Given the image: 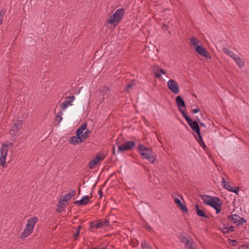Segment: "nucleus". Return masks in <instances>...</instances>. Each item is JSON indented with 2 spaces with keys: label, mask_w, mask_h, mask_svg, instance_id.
<instances>
[{
  "label": "nucleus",
  "mask_w": 249,
  "mask_h": 249,
  "mask_svg": "<svg viewBox=\"0 0 249 249\" xmlns=\"http://www.w3.org/2000/svg\"><path fill=\"white\" fill-rule=\"evenodd\" d=\"M138 151L143 159H146L151 163H153L155 161L156 158L151 149L140 144L138 145Z\"/></svg>",
  "instance_id": "obj_1"
},
{
  "label": "nucleus",
  "mask_w": 249,
  "mask_h": 249,
  "mask_svg": "<svg viewBox=\"0 0 249 249\" xmlns=\"http://www.w3.org/2000/svg\"><path fill=\"white\" fill-rule=\"evenodd\" d=\"M38 219L37 217L33 216L28 219L26 227L21 234V238H25L28 237L34 230V228Z\"/></svg>",
  "instance_id": "obj_2"
},
{
  "label": "nucleus",
  "mask_w": 249,
  "mask_h": 249,
  "mask_svg": "<svg viewBox=\"0 0 249 249\" xmlns=\"http://www.w3.org/2000/svg\"><path fill=\"white\" fill-rule=\"evenodd\" d=\"M125 10L124 8L117 9L115 13L109 18L107 21L108 24L113 25L116 26L118 25L120 21L124 16Z\"/></svg>",
  "instance_id": "obj_3"
},
{
  "label": "nucleus",
  "mask_w": 249,
  "mask_h": 249,
  "mask_svg": "<svg viewBox=\"0 0 249 249\" xmlns=\"http://www.w3.org/2000/svg\"><path fill=\"white\" fill-rule=\"evenodd\" d=\"M86 123L81 125L76 131V134L77 136L72 137L69 141L70 143L71 144L75 145L77 143H81L83 142L80 136V135L83 133V132L86 129Z\"/></svg>",
  "instance_id": "obj_4"
},
{
  "label": "nucleus",
  "mask_w": 249,
  "mask_h": 249,
  "mask_svg": "<svg viewBox=\"0 0 249 249\" xmlns=\"http://www.w3.org/2000/svg\"><path fill=\"white\" fill-rule=\"evenodd\" d=\"M12 142H9L8 144L3 143L1 145L0 148V164L4 167L5 165L6 157L8 151V148L10 146H13Z\"/></svg>",
  "instance_id": "obj_5"
},
{
  "label": "nucleus",
  "mask_w": 249,
  "mask_h": 249,
  "mask_svg": "<svg viewBox=\"0 0 249 249\" xmlns=\"http://www.w3.org/2000/svg\"><path fill=\"white\" fill-rule=\"evenodd\" d=\"M22 126V121L21 120L16 121L13 126L12 128L10 130L11 135L13 137L18 136L19 135V130Z\"/></svg>",
  "instance_id": "obj_6"
},
{
  "label": "nucleus",
  "mask_w": 249,
  "mask_h": 249,
  "mask_svg": "<svg viewBox=\"0 0 249 249\" xmlns=\"http://www.w3.org/2000/svg\"><path fill=\"white\" fill-rule=\"evenodd\" d=\"M167 86L170 90L174 94H178L179 92V88L178 84L173 79H170L167 82Z\"/></svg>",
  "instance_id": "obj_7"
},
{
  "label": "nucleus",
  "mask_w": 249,
  "mask_h": 249,
  "mask_svg": "<svg viewBox=\"0 0 249 249\" xmlns=\"http://www.w3.org/2000/svg\"><path fill=\"white\" fill-rule=\"evenodd\" d=\"M228 218L232 223L237 226L242 225L246 222V220L244 218H241L236 214L229 216Z\"/></svg>",
  "instance_id": "obj_8"
},
{
  "label": "nucleus",
  "mask_w": 249,
  "mask_h": 249,
  "mask_svg": "<svg viewBox=\"0 0 249 249\" xmlns=\"http://www.w3.org/2000/svg\"><path fill=\"white\" fill-rule=\"evenodd\" d=\"M135 142L133 141H127L123 145H118V150L121 152L128 151L133 148Z\"/></svg>",
  "instance_id": "obj_9"
},
{
  "label": "nucleus",
  "mask_w": 249,
  "mask_h": 249,
  "mask_svg": "<svg viewBox=\"0 0 249 249\" xmlns=\"http://www.w3.org/2000/svg\"><path fill=\"white\" fill-rule=\"evenodd\" d=\"M196 52L200 55L207 59L211 58V55L208 52L207 50L202 45H198L195 48Z\"/></svg>",
  "instance_id": "obj_10"
},
{
  "label": "nucleus",
  "mask_w": 249,
  "mask_h": 249,
  "mask_svg": "<svg viewBox=\"0 0 249 249\" xmlns=\"http://www.w3.org/2000/svg\"><path fill=\"white\" fill-rule=\"evenodd\" d=\"M105 156L97 154L95 157L89 163V167L90 169H94L95 166L104 160Z\"/></svg>",
  "instance_id": "obj_11"
},
{
  "label": "nucleus",
  "mask_w": 249,
  "mask_h": 249,
  "mask_svg": "<svg viewBox=\"0 0 249 249\" xmlns=\"http://www.w3.org/2000/svg\"><path fill=\"white\" fill-rule=\"evenodd\" d=\"M109 226V221L108 220H99L97 222H92L90 223V226L92 228L98 229L104 227Z\"/></svg>",
  "instance_id": "obj_12"
},
{
  "label": "nucleus",
  "mask_w": 249,
  "mask_h": 249,
  "mask_svg": "<svg viewBox=\"0 0 249 249\" xmlns=\"http://www.w3.org/2000/svg\"><path fill=\"white\" fill-rule=\"evenodd\" d=\"M222 185L223 187L227 190L231 191V192L235 193L237 194L239 192V188L237 187H235L233 188L232 186L230 184V183L227 182L224 178H222Z\"/></svg>",
  "instance_id": "obj_13"
},
{
  "label": "nucleus",
  "mask_w": 249,
  "mask_h": 249,
  "mask_svg": "<svg viewBox=\"0 0 249 249\" xmlns=\"http://www.w3.org/2000/svg\"><path fill=\"white\" fill-rule=\"evenodd\" d=\"M152 71L155 77L157 78H160L162 74H165L166 73V71L164 69L157 65H154L152 67Z\"/></svg>",
  "instance_id": "obj_14"
},
{
  "label": "nucleus",
  "mask_w": 249,
  "mask_h": 249,
  "mask_svg": "<svg viewBox=\"0 0 249 249\" xmlns=\"http://www.w3.org/2000/svg\"><path fill=\"white\" fill-rule=\"evenodd\" d=\"M75 100V97L73 96L67 97L66 100L63 102L60 107L64 110L66 109L69 106L72 105V103Z\"/></svg>",
  "instance_id": "obj_15"
},
{
  "label": "nucleus",
  "mask_w": 249,
  "mask_h": 249,
  "mask_svg": "<svg viewBox=\"0 0 249 249\" xmlns=\"http://www.w3.org/2000/svg\"><path fill=\"white\" fill-rule=\"evenodd\" d=\"M219 201V198L217 197H213V200L209 205L216 210V213H220L221 211V205L218 203Z\"/></svg>",
  "instance_id": "obj_16"
},
{
  "label": "nucleus",
  "mask_w": 249,
  "mask_h": 249,
  "mask_svg": "<svg viewBox=\"0 0 249 249\" xmlns=\"http://www.w3.org/2000/svg\"><path fill=\"white\" fill-rule=\"evenodd\" d=\"M234 227L229 225L221 224L219 226L220 230L224 233H227L233 231Z\"/></svg>",
  "instance_id": "obj_17"
},
{
  "label": "nucleus",
  "mask_w": 249,
  "mask_h": 249,
  "mask_svg": "<svg viewBox=\"0 0 249 249\" xmlns=\"http://www.w3.org/2000/svg\"><path fill=\"white\" fill-rule=\"evenodd\" d=\"M188 124L193 130V131H194L197 134H199L200 130L199 124L197 121H192L191 120L190 123H188Z\"/></svg>",
  "instance_id": "obj_18"
},
{
  "label": "nucleus",
  "mask_w": 249,
  "mask_h": 249,
  "mask_svg": "<svg viewBox=\"0 0 249 249\" xmlns=\"http://www.w3.org/2000/svg\"><path fill=\"white\" fill-rule=\"evenodd\" d=\"M176 101L177 106H178V108L179 111H180V109L182 110V107H185V102H184V100L182 99V98L180 96H178L176 97Z\"/></svg>",
  "instance_id": "obj_19"
},
{
  "label": "nucleus",
  "mask_w": 249,
  "mask_h": 249,
  "mask_svg": "<svg viewBox=\"0 0 249 249\" xmlns=\"http://www.w3.org/2000/svg\"><path fill=\"white\" fill-rule=\"evenodd\" d=\"M89 202V197L88 196H84L79 200L75 201L74 203L79 205H85L88 204Z\"/></svg>",
  "instance_id": "obj_20"
},
{
  "label": "nucleus",
  "mask_w": 249,
  "mask_h": 249,
  "mask_svg": "<svg viewBox=\"0 0 249 249\" xmlns=\"http://www.w3.org/2000/svg\"><path fill=\"white\" fill-rule=\"evenodd\" d=\"M75 195L74 190L71 191L69 193L63 195L61 197L63 198V201H68L70 200Z\"/></svg>",
  "instance_id": "obj_21"
},
{
  "label": "nucleus",
  "mask_w": 249,
  "mask_h": 249,
  "mask_svg": "<svg viewBox=\"0 0 249 249\" xmlns=\"http://www.w3.org/2000/svg\"><path fill=\"white\" fill-rule=\"evenodd\" d=\"M175 202L178 205V206L181 209V210L184 212H187V208L186 206L181 202L180 199L176 197L175 198Z\"/></svg>",
  "instance_id": "obj_22"
},
{
  "label": "nucleus",
  "mask_w": 249,
  "mask_h": 249,
  "mask_svg": "<svg viewBox=\"0 0 249 249\" xmlns=\"http://www.w3.org/2000/svg\"><path fill=\"white\" fill-rule=\"evenodd\" d=\"M200 197L205 204L209 205L212 202V200H213V197L205 195H201Z\"/></svg>",
  "instance_id": "obj_23"
},
{
  "label": "nucleus",
  "mask_w": 249,
  "mask_h": 249,
  "mask_svg": "<svg viewBox=\"0 0 249 249\" xmlns=\"http://www.w3.org/2000/svg\"><path fill=\"white\" fill-rule=\"evenodd\" d=\"M223 51L225 54L230 56L233 60L238 56L234 52L230 51L228 48H224Z\"/></svg>",
  "instance_id": "obj_24"
},
{
  "label": "nucleus",
  "mask_w": 249,
  "mask_h": 249,
  "mask_svg": "<svg viewBox=\"0 0 249 249\" xmlns=\"http://www.w3.org/2000/svg\"><path fill=\"white\" fill-rule=\"evenodd\" d=\"M196 212L197 215H198L200 217H205V218L208 217V216L206 214L205 212L203 210L199 209L198 204L196 205Z\"/></svg>",
  "instance_id": "obj_25"
},
{
  "label": "nucleus",
  "mask_w": 249,
  "mask_h": 249,
  "mask_svg": "<svg viewBox=\"0 0 249 249\" xmlns=\"http://www.w3.org/2000/svg\"><path fill=\"white\" fill-rule=\"evenodd\" d=\"M100 92L102 94L103 98L104 99V98L107 97V95L110 92V89H109V88L108 87L105 86V87H103L101 89Z\"/></svg>",
  "instance_id": "obj_26"
},
{
  "label": "nucleus",
  "mask_w": 249,
  "mask_h": 249,
  "mask_svg": "<svg viewBox=\"0 0 249 249\" xmlns=\"http://www.w3.org/2000/svg\"><path fill=\"white\" fill-rule=\"evenodd\" d=\"M237 65L240 68H242L245 66V62L244 60L239 56H237L236 58L234 60Z\"/></svg>",
  "instance_id": "obj_27"
},
{
  "label": "nucleus",
  "mask_w": 249,
  "mask_h": 249,
  "mask_svg": "<svg viewBox=\"0 0 249 249\" xmlns=\"http://www.w3.org/2000/svg\"><path fill=\"white\" fill-rule=\"evenodd\" d=\"M191 45L194 47L195 48L196 47V46H198L199 45V44L201 43V42L197 39L196 37H191L190 39Z\"/></svg>",
  "instance_id": "obj_28"
},
{
  "label": "nucleus",
  "mask_w": 249,
  "mask_h": 249,
  "mask_svg": "<svg viewBox=\"0 0 249 249\" xmlns=\"http://www.w3.org/2000/svg\"><path fill=\"white\" fill-rule=\"evenodd\" d=\"M185 248L186 249H196L194 242L192 240H190L189 242H187V244H186Z\"/></svg>",
  "instance_id": "obj_29"
},
{
  "label": "nucleus",
  "mask_w": 249,
  "mask_h": 249,
  "mask_svg": "<svg viewBox=\"0 0 249 249\" xmlns=\"http://www.w3.org/2000/svg\"><path fill=\"white\" fill-rule=\"evenodd\" d=\"M63 115V112L62 111H59L57 112L56 116H55V121L58 122V124H59L61 121L62 120V116Z\"/></svg>",
  "instance_id": "obj_30"
},
{
  "label": "nucleus",
  "mask_w": 249,
  "mask_h": 249,
  "mask_svg": "<svg viewBox=\"0 0 249 249\" xmlns=\"http://www.w3.org/2000/svg\"><path fill=\"white\" fill-rule=\"evenodd\" d=\"M90 131L89 130H87L84 133L83 132L82 134L80 135V138H81V140L83 142L88 137Z\"/></svg>",
  "instance_id": "obj_31"
},
{
  "label": "nucleus",
  "mask_w": 249,
  "mask_h": 249,
  "mask_svg": "<svg viewBox=\"0 0 249 249\" xmlns=\"http://www.w3.org/2000/svg\"><path fill=\"white\" fill-rule=\"evenodd\" d=\"M179 111L181 112L183 117L185 119V120L187 122V123H190L191 119L187 115V114L186 113V112L184 111V110L183 109H182V110L180 109Z\"/></svg>",
  "instance_id": "obj_32"
},
{
  "label": "nucleus",
  "mask_w": 249,
  "mask_h": 249,
  "mask_svg": "<svg viewBox=\"0 0 249 249\" xmlns=\"http://www.w3.org/2000/svg\"><path fill=\"white\" fill-rule=\"evenodd\" d=\"M197 136H198V138H197V141L198 142H199V143L200 144V145L202 147H206V145L204 143L203 140H202V136H201V134H200V132L199 133V134H197Z\"/></svg>",
  "instance_id": "obj_33"
},
{
  "label": "nucleus",
  "mask_w": 249,
  "mask_h": 249,
  "mask_svg": "<svg viewBox=\"0 0 249 249\" xmlns=\"http://www.w3.org/2000/svg\"><path fill=\"white\" fill-rule=\"evenodd\" d=\"M179 239L181 243H185V245L187 244V242H189L190 240L182 234H180L179 235Z\"/></svg>",
  "instance_id": "obj_34"
},
{
  "label": "nucleus",
  "mask_w": 249,
  "mask_h": 249,
  "mask_svg": "<svg viewBox=\"0 0 249 249\" xmlns=\"http://www.w3.org/2000/svg\"><path fill=\"white\" fill-rule=\"evenodd\" d=\"M143 227L147 231L151 232H154V230H153V228L148 224L144 223L143 225Z\"/></svg>",
  "instance_id": "obj_35"
},
{
  "label": "nucleus",
  "mask_w": 249,
  "mask_h": 249,
  "mask_svg": "<svg viewBox=\"0 0 249 249\" xmlns=\"http://www.w3.org/2000/svg\"><path fill=\"white\" fill-rule=\"evenodd\" d=\"M141 247H142V248L143 249H146V248H148V249L150 248V246L145 241H143L142 242Z\"/></svg>",
  "instance_id": "obj_36"
},
{
  "label": "nucleus",
  "mask_w": 249,
  "mask_h": 249,
  "mask_svg": "<svg viewBox=\"0 0 249 249\" xmlns=\"http://www.w3.org/2000/svg\"><path fill=\"white\" fill-rule=\"evenodd\" d=\"M238 249H249V243L243 244L239 246Z\"/></svg>",
  "instance_id": "obj_37"
},
{
  "label": "nucleus",
  "mask_w": 249,
  "mask_h": 249,
  "mask_svg": "<svg viewBox=\"0 0 249 249\" xmlns=\"http://www.w3.org/2000/svg\"><path fill=\"white\" fill-rule=\"evenodd\" d=\"M57 206L58 208V210L60 209V211H62L63 210H64V209L65 207V205L64 204H63L62 203H61V202H58V203L57 204Z\"/></svg>",
  "instance_id": "obj_38"
},
{
  "label": "nucleus",
  "mask_w": 249,
  "mask_h": 249,
  "mask_svg": "<svg viewBox=\"0 0 249 249\" xmlns=\"http://www.w3.org/2000/svg\"><path fill=\"white\" fill-rule=\"evenodd\" d=\"M229 242L232 246H235L237 244V242L235 240L229 239Z\"/></svg>",
  "instance_id": "obj_39"
},
{
  "label": "nucleus",
  "mask_w": 249,
  "mask_h": 249,
  "mask_svg": "<svg viewBox=\"0 0 249 249\" xmlns=\"http://www.w3.org/2000/svg\"><path fill=\"white\" fill-rule=\"evenodd\" d=\"M134 85V83L133 82H131L130 83H129L127 86L126 87H125V89L126 90H128L129 89H130V88H131Z\"/></svg>",
  "instance_id": "obj_40"
},
{
  "label": "nucleus",
  "mask_w": 249,
  "mask_h": 249,
  "mask_svg": "<svg viewBox=\"0 0 249 249\" xmlns=\"http://www.w3.org/2000/svg\"><path fill=\"white\" fill-rule=\"evenodd\" d=\"M5 13V10L1 9L0 11V17L3 18V16L4 15Z\"/></svg>",
  "instance_id": "obj_41"
},
{
  "label": "nucleus",
  "mask_w": 249,
  "mask_h": 249,
  "mask_svg": "<svg viewBox=\"0 0 249 249\" xmlns=\"http://www.w3.org/2000/svg\"><path fill=\"white\" fill-rule=\"evenodd\" d=\"M200 111L199 107H196L193 109L192 112L193 113H197Z\"/></svg>",
  "instance_id": "obj_42"
},
{
  "label": "nucleus",
  "mask_w": 249,
  "mask_h": 249,
  "mask_svg": "<svg viewBox=\"0 0 249 249\" xmlns=\"http://www.w3.org/2000/svg\"><path fill=\"white\" fill-rule=\"evenodd\" d=\"M79 233L80 232H79L78 231H76L73 234V237L75 238H76L78 236Z\"/></svg>",
  "instance_id": "obj_43"
},
{
  "label": "nucleus",
  "mask_w": 249,
  "mask_h": 249,
  "mask_svg": "<svg viewBox=\"0 0 249 249\" xmlns=\"http://www.w3.org/2000/svg\"><path fill=\"white\" fill-rule=\"evenodd\" d=\"M98 195H99V196H102V194H103V193H102V190H99V191H98Z\"/></svg>",
  "instance_id": "obj_44"
},
{
  "label": "nucleus",
  "mask_w": 249,
  "mask_h": 249,
  "mask_svg": "<svg viewBox=\"0 0 249 249\" xmlns=\"http://www.w3.org/2000/svg\"><path fill=\"white\" fill-rule=\"evenodd\" d=\"M62 200H63V198L62 197H61L59 202H61V203H62L63 204H64L65 205V203L66 201H63Z\"/></svg>",
  "instance_id": "obj_45"
},
{
  "label": "nucleus",
  "mask_w": 249,
  "mask_h": 249,
  "mask_svg": "<svg viewBox=\"0 0 249 249\" xmlns=\"http://www.w3.org/2000/svg\"><path fill=\"white\" fill-rule=\"evenodd\" d=\"M3 21V18L0 17V25L2 24Z\"/></svg>",
  "instance_id": "obj_46"
},
{
  "label": "nucleus",
  "mask_w": 249,
  "mask_h": 249,
  "mask_svg": "<svg viewBox=\"0 0 249 249\" xmlns=\"http://www.w3.org/2000/svg\"><path fill=\"white\" fill-rule=\"evenodd\" d=\"M81 227H81V226H78V227H77V228L76 231H79V232H80V230H81Z\"/></svg>",
  "instance_id": "obj_47"
},
{
  "label": "nucleus",
  "mask_w": 249,
  "mask_h": 249,
  "mask_svg": "<svg viewBox=\"0 0 249 249\" xmlns=\"http://www.w3.org/2000/svg\"><path fill=\"white\" fill-rule=\"evenodd\" d=\"M200 124H201V125H202V126H204V124H203L201 123H200Z\"/></svg>",
  "instance_id": "obj_48"
}]
</instances>
